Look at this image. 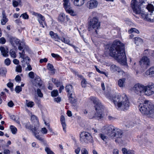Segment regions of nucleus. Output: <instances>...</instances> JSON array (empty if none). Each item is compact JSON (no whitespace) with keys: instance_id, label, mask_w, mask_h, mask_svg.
Returning <instances> with one entry per match:
<instances>
[{"instance_id":"38","label":"nucleus","mask_w":154,"mask_h":154,"mask_svg":"<svg viewBox=\"0 0 154 154\" xmlns=\"http://www.w3.org/2000/svg\"><path fill=\"white\" fill-rule=\"evenodd\" d=\"M62 42H63L65 44H67L70 46H73V45L70 43V40L69 39H66L64 38L63 39H61L60 40Z\"/></svg>"},{"instance_id":"23","label":"nucleus","mask_w":154,"mask_h":154,"mask_svg":"<svg viewBox=\"0 0 154 154\" xmlns=\"http://www.w3.org/2000/svg\"><path fill=\"white\" fill-rule=\"evenodd\" d=\"M2 19L1 20V23L2 25H4L8 20V19L6 18L5 12L4 11L2 12Z\"/></svg>"},{"instance_id":"63","label":"nucleus","mask_w":154,"mask_h":154,"mask_svg":"<svg viewBox=\"0 0 154 154\" xmlns=\"http://www.w3.org/2000/svg\"><path fill=\"white\" fill-rule=\"evenodd\" d=\"M29 75L30 78L32 79L34 77V72H30L29 73Z\"/></svg>"},{"instance_id":"44","label":"nucleus","mask_w":154,"mask_h":154,"mask_svg":"<svg viewBox=\"0 0 154 154\" xmlns=\"http://www.w3.org/2000/svg\"><path fill=\"white\" fill-rule=\"evenodd\" d=\"M18 44L19 45L18 47V49L20 50H22L25 45L24 43L23 42H19Z\"/></svg>"},{"instance_id":"12","label":"nucleus","mask_w":154,"mask_h":154,"mask_svg":"<svg viewBox=\"0 0 154 154\" xmlns=\"http://www.w3.org/2000/svg\"><path fill=\"white\" fill-rule=\"evenodd\" d=\"M39 129H38V131H35L33 133L35 137L44 145V146H47L48 145L47 141L45 139L44 137L40 136L38 134L39 133Z\"/></svg>"},{"instance_id":"17","label":"nucleus","mask_w":154,"mask_h":154,"mask_svg":"<svg viewBox=\"0 0 154 154\" xmlns=\"http://www.w3.org/2000/svg\"><path fill=\"white\" fill-rule=\"evenodd\" d=\"M97 2L96 0H91L88 2V7L89 9L96 8L97 6Z\"/></svg>"},{"instance_id":"9","label":"nucleus","mask_w":154,"mask_h":154,"mask_svg":"<svg viewBox=\"0 0 154 154\" xmlns=\"http://www.w3.org/2000/svg\"><path fill=\"white\" fill-rule=\"evenodd\" d=\"M143 93L148 96L154 94V84L152 82H149L146 86H144Z\"/></svg>"},{"instance_id":"61","label":"nucleus","mask_w":154,"mask_h":154,"mask_svg":"<svg viewBox=\"0 0 154 154\" xmlns=\"http://www.w3.org/2000/svg\"><path fill=\"white\" fill-rule=\"evenodd\" d=\"M10 118L11 119L13 120L16 121L18 123H19L20 122L19 121L16 120V117L14 115H12L10 116Z\"/></svg>"},{"instance_id":"27","label":"nucleus","mask_w":154,"mask_h":154,"mask_svg":"<svg viewBox=\"0 0 154 154\" xmlns=\"http://www.w3.org/2000/svg\"><path fill=\"white\" fill-rule=\"evenodd\" d=\"M31 119L32 121H33L34 124H35V125L37 126L36 127H39V123L37 117L33 115L32 116Z\"/></svg>"},{"instance_id":"59","label":"nucleus","mask_w":154,"mask_h":154,"mask_svg":"<svg viewBox=\"0 0 154 154\" xmlns=\"http://www.w3.org/2000/svg\"><path fill=\"white\" fill-rule=\"evenodd\" d=\"M23 59V61L24 62H26V61H27L29 63V60H30L29 58L28 57H24V58H22Z\"/></svg>"},{"instance_id":"40","label":"nucleus","mask_w":154,"mask_h":154,"mask_svg":"<svg viewBox=\"0 0 154 154\" xmlns=\"http://www.w3.org/2000/svg\"><path fill=\"white\" fill-rule=\"evenodd\" d=\"M10 128L12 134H16L17 131V128L15 127L12 125L10 126Z\"/></svg>"},{"instance_id":"10","label":"nucleus","mask_w":154,"mask_h":154,"mask_svg":"<svg viewBox=\"0 0 154 154\" xmlns=\"http://www.w3.org/2000/svg\"><path fill=\"white\" fill-rule=\"evenodd\" d=\"M123 132L122 130L120 129L115 127V130L110 134V137H116L117 138H121L123 136Z\"/></svg>"},{"instance_id":"32","label":"nucleus","mask_w":154,"mask_h":154,"mask_svg":"<svg viewBox=\"0 0 154 154\" xmlns=\"http://www.w3.org/2000/svg\"><path fill=\"white\" fill-rule=\"evenodd\" d=\"M135 43L138 45L139 44L143 42V40L140 38L137 37L134 38Z\"/></svg>"},{"instance_id":"57","label":"nucleus","mask_w":154,"mask_h":154,"mask_svg":"<svg viewBox=\"0 0 154 154\" xmlns=\"http://www.w3.org/2000/svg\"><path fill=\"white\" fill-rule=\"evenodd\" d=\"M26 63L27 64V66L26 69L29 71H30L32 70V68L31 66L29 64V63L26 61Z\"/></svg>"},{"instance_id":"33","label":"nucleus","mask_w":154,"mask_h":154,"mask_svg":"<svg viewBox=\"0 0 154 154\" xmlns=\"http://www.w3.org/2000/svg\"><path fill=\"white\" fill-rule=\"evenodd\" d=\"M21 3V0H13L12 1V4L14 7H17L19 5H20Z\"/></svg>"},{"instance_id":"4","label":"nucleus","mask_w":154,"mask_h":154,"mask_svg":"<svg viewBox=\"0 0 154 154\" xmlns=\"http://www.w3.org/2000/svg\"><path fill=\"white\" fill-rule=\"evenodd\" d=\"M139 109L141 113L149 117H152L154 116V106L149 100H145L142 104L139 105Z\"/></svg>"},{"instance_id":"22","label":"nucleus","mask_w":154,"mask_h":154,"mask_svg":"<svg viewBox=\"0 0 154 154\" xmlns=\"http://www.w3.org/2000/svg\"><path fill=\"white\" fill-rule=\"evenodd\" d=\"M110 70L112 72L116 71L119 72L121 70L120 68L119 67L114 64H112L110 66Z\"/></svg>"},{"instance_id":"21","label":"nucleus","mask_w":154,"mask_h":154,"mask_svg":"<svg viewBox=\"0 0 154 154\" xmlns=\"http://www.w3.org/2000/svg\"><path fill=\"white\" fill-rule=\"evenodd\" d=\"M65 89L66 91L68 93V95L73 93V87L72 85H66Z\"/></svg>"},{"instance_id":"46","label":"nucleus","mask_w":154,"mask_h":154,"mask_svg":"<svg viewBox=\"0 0 154 154\" xmlns=\"http://www.w3.org/2000/svg\"><path fill=\"white\" fill-rule=\"evenodd\" d=\"M10 54L11 57L14 58L16 57V54L15 52L13 50H11L10 51Z\"/></svg>"},{"instance_id":"58","label":"nucleus","mask_w":154,"mask_h":154,"mask_svg":"<svg viewBox=\"0 0 154 154\" xmlns=\"http://www.w3.org/2000/svg\"><path fill=\"white\" fill-rule=\"evenodd\" d=\"M20 57L21 58H24L25 55V52L24 50H22V52H20L19 53Z\"/></svg>"},{"instance_id":"64","label":"nucleus","mask_w":154,"mask_h":154,"mask_svg":"<svg viewBox=\"0 0 154 154\" xmlns=\"http://www.w3.org/2000/svg\"><path fill=\"white\" fill-rule=\"evenodd\" d=\"M3 153L4 154H10V151L7 149H5Z\"/></svg>"},{"instance_id":"13","label":"nucleus","mask_w":154,"mask_h":154,"mask_svg":"<svg viewBox=\"0 0 154 154\" xmlns=\"http://www.w3.org/2000/svg\"><path fill=\"white\" fill-rule=\"evenodd\" d=\"M133 89L135 93L139 94V93L143 92L144 86L143 85L137 83L134 85Z\"/></svg>"},{"instance_id":"47","label":"nucleus","mask_w":154,"mask_h":154,"mask_svg":"<svg viewBox=\"0 0 154 154\" xmlns=\"http://www.w3.org/2000/svg\"><path fill=\"white\" fill-rule=\"evenodd\" d=\"M16 72H22V67L20 65H19L17 66L16 67Z\"/></svg>"},{"instance_id":"54","label":"nucleus","mask_w":154,"mask_h":154,"mask_svg":"<svg viewBox=\"0 0 154 154\" xmlns=\"http://www.w3.org/2000/svg\"><path fill=\"white\" fill-rule=\"evenodd\" d=\"M11 62L10 59L8 58L6 59L5 61V63L7 66L11 64Z\"/></svg>"},{"instance_id":"7","label":"nucleus","mask_w":154,"mask_h":154,"mask_svg":"<svg viewBox=\"0 0 154 154\" xmlns=\"http://www.w3.org/2000/svg\"><path fill=\"white\" fill-rule=\"evenodd\" d=\"M80 140L82 143H92L93 142L92 137L91 134L87 132H82L80 134Z\"/></svg>"},{"instance_id":"18","label":"nucleus","mask_w":154,"mask_h":154,"mask_svg":"<svg viewBox=\"0 0 154 154\" xmlns=\"http://www.w3.org/2000/svg\"><path fill=\"white\" fill-rule=\"evenodd\" d=\"M2 55L5 57H7L8 56V48L3 47H1L0 48Z\"/></svg>"},{"instance_id":"25","label":"nucleus","mask_w":154,"mask_h":154,"mask_svg":"<svg viewBox=\"0 0 154 154\" xmlns=\"http://www.w3.org/2000/svg\"><path fill=\"white\" fill-rule=\"evenodd\" d=\"M85 0H73L72 1L74 5L76 6H80L82 5L84 3Z\"/></svg>"},{"instance_id":"62","label":"nucleus","mask_w":154,"mask_h":154,"mask_svg":"<svg viewBox=\"0 0 154 154\" xmlns=\"http://www.w3.org/2000/svg\"><path fill=\"white\" fill-rule=\"evenodd\" d=\"M14 105V103L12 100L10 101L8 103V106L10 107H12Z\"/></svg>"},{"instance_id":"36","label":"nucleus","mask_w":154,"mask_h":154,"mask_svg":"<svg viewBox=\"0 0 154 154\" xmlns=\"http://www.w3.org/2000/svg\"><path fill=\"white\" fill-rule=\"evenodd\" d=\"M125 78H122L119 79L118 82V85L120 87H122L123 86L124 83H125Z\"/></svg>"},{"instance_id":"52","label":"nucleus","mask_w":154,"mask_h":154,"mask_svg":"<svg viewBox=\"0 0 154 154\" xmlns=\"http://www.w3.org/2000/svg\"><path fill=\"white\" fill-rule=\"evenodd\" d=\"M81 152V154H88V150L85 148H82Z\"/></svg>"},{"instance_id":"39","label":"nucleus","mask_w":154,"mask_h":154,"mask_svg":"<svg viewBox=\"0 0 154 154\" xmlns=\"http://www.w3.org/2000/svg\"><path fill=\"white\" fill-rule=\"evenodd\" d=\"M128 32L129 33H139V32L137 29L135 28H131L128 31Z\"/></svg>"},{"instance_id":"26","label":"nucleus","mask_w":154,"mask_h":154,"mask_svg":"<svg viewBox=\"0 0 154 154\" xmlns=\"http://www.w3.org/2000/svg\"><path fill=\"white\" fill-rule=\"evenodd\" d=\"M147 74L149 75L150 76H154V66L150 67L146 72Z\"/></svg>"},{"instance_id":"60","label":"nucleus","mask_w":154,"mask_h":154,"mask_svg":"<svg viewBox=\"0 0 154 154\" xmlns=\"http://www.w3.org/2000/svg\"><path fill=\"white\" fill-rule=\"evenodd\" d=\"M47 130L45 128H42L41 131L42 133L44 134H46L47 132Z\"/></svg>"},{"instance_id":"55","label":"nucleus","mask_w":154,"mask_h":154,"mask_svg":"<svg viewBox=\"0 0 154 154\" xmlns=\"http://www.w3.org/2000/svg\"><path fill=\"white\" fill-rule=\"evenodd\" d=\"M6 41L5 38L2 37L0 38V43L2 44H4L6 42Z\"/></svg>"},{"instance_id":"28","label":"nucleus","mask_w":154,"mask_h":154,"mask_svg":"<svg viewBox=\"0 0 154 154\" xmlns=\"http://www.w3.org/2000/svg\"><path fill=\"white\" fill-rule=\"evenodd\" d=\"M32 14L33 15L37 17L38 19H39V20L43 21H45L44 17L41 14L36 13L35 12H33Z\"/></svg>"},{"instance_id":"11","label":"nucleus","mask_w":154,"mask_h":154,"mask_svg":"<svg viewBox=\"0 0 154 154\" xmlns=\"http://www.w3.org/2000/svg\"><path fill=\"white\" fill-rule=\"evenodd\" d=\"M116 127L112 125H106L102 128V130L110 137V134L115 130Z\"/></svg>"},{"instance_id":"29","label":"nucleus","mask_w":154,"mask_h":154,"mask_svg":"<svg viewBox=\"0 0 154 154\" xmlns=\"http://www.w3.org/2000/svg\"><path fill=\"white\" fill-rule=\"evenodd\" d=\"M122 151L123 154H134V151L132 150H127L125 148H122Z\"/></svg>"},{"instance_id":"41","label":"nucleus","mask_w":154,"mask_h":154,"mask_svg":"<svg viewBox=\"0 0 154 154\" xmlns=\"http://www.w3.org/2000/svg\"><path fill=\"white\" fill-rule=\"evenodd\" d=\"M26 104L28 107H32L34 105V103L33 102L30 101L28 102L27 100H26Z\"/></svg>"},{"instance_id":"31","label":"nucleus","mask_w":154,"mask_h":154,"mask_svg":"<svg viewBox=\"0 0 154 154\" xmlns=\"http://www.w3.org/2000/svg\"><path fill=\"white\" fill-rule=\"evenodd\" d=\"M58 20L60 22H63L65 20V15L63 13H61L58 17Z\"/></svg>"},{"instance_id":"14","label":"nucleus","mask_w":154,"mask_h":154,"mask_svg":"<svg viewBox=\"0 0 154 154\" xmlns=\"http://www.w3.org/2000/svg\"><path fill=\"white\" fill-rule=\"evenodd\" d=\"M8 38L10 42L13 47H15V45H17L19 43L20 41L17 38L12 36H10Z\"/></svg>"},{"instance_id":"51","label":"nucleus","mask_w":154,"mask_h":154,"mask_svg":"<svg viewBox=\"0 0 154 154\" xmlns=\"http://www.w3.org/2000/svg\"><path fill=\"white\" fill-rule=\"evenodd\" d=\"M146 8L150 12L153 11V6L152 5H147L146 7Z\"/></svg>"},{"instance_id":"19","label":"nucleus","mask_w":154,"mask_h":154,"mask_svg":"<svg viewBox=\"0 0 154 154\" xmlns=\"http://www.w3.org/2000/svg\"><path fill=\"white\" fill-rule=\"evenodd\" d=\"M49 34L51 37L54 38L55 41H58L59 40H60L61 38L59 37L57 34L54 33L53 31H50Z\"/></svg>"},{"instance_id":"24","label":"nucleus","mask_w":154,"mask_h":154,"mask_svg":"<svg viewBox=\"0 0 154 154\" xmlns=\"http://www.w3.org/2000/svg\"><path fill=\"white\" fill-rule=\"evenodd\" d=\"M60 121L63 128V130L64 132H66V125L65 123V117L63 116L62 115L61 116L60 118Z\"/></svg>"},{"instance_id":"42","label":"nucleus","mask_w":154,"mask_h":154,"mask_svg":"<svg viewBox=\"0 0 154 154\" xmlns=\"http://www.w3.org/2000/svg\"><path fill=\"white\" fill-rule=\"evenodd\" d=\"M101 138L104 141L106 142L107 140L108 137L104 134H99Z\"/></svg>"},{"instance_id":"8","label":"nucleus","mask_w":154,"mask_h":154,"mask_svg":"<svg viewBox=\"0 0 154 154\" xmlns=\"http://www.w3.org/2000/svg\"><path fill=\"white\" fill-rule=\"evenodd\" d=\"M63 0L64 2L63 4V7L66 12L71 16H75L76 14V13L72 10L70 5L69 0Z\"/></svg>"},{"instance_id":"6","label":"nucleus","mask_w":154,"mask_h":154,"mask_svg":"<svg viewBox=\"0 0 154 154\" xmlns=\"http://www.w3.org/2000/svg\"><path fill=\"white\" fill-rule=\"evenodd\" d=\"M88 23V30L90 31L94 29L95 30V32L97 34V29L99 28L100 26V23L99 21L98 18L96 17H93L90 20Z\"/></svg>"},{"instance_id":"30","label":"nucleus","mask_w":154,"mask_h":154,"mask_svg":"<svg viewBox=\"0 0 154 154\" xmlns=\"http://www.w3.org/2000/svg\"><path fill=\"white\" fill-rule=\"evenodd\" d=\"M69 96V100L70 101V102L72 104L75 103L76 102V99H75V97L74 95V94H70L68 95Z\"/></svg>"},{"instance_id":"37","label":"nucleus","mask_w":154,"mask_h":154,"mask_svg":"<svg viewBox=\"0 0 154 154\" xmlns=\"http://www.w3.org/2000/svg\"><path fill=\"white\" fill-rule=\"evenodd\" d=\"M47 68L48 69L51 71H53L54 73L55 69L53 65L50 63H48L47 65Z\"/></svg>"},{"instance_id":"5","label":"nucleus","mask_w":154,"mask_h":154,"mask_svg":"<svg viewBox=\"0 0 154 154\" xmlns=\"http://www.w3.org/2000/svg\"><path fill=\"white\" fill-rule=\"evenodd\" d=\"M139 3L136 2V0H132L131 2V6L133 12L136 14H140L142 18L144 20L150 22H154L153 18L151 19L150 15L148 14H145L143 11L141 10V8H140Z\"/></svg>"},{"instance_id":"49","label":"nucleus","mask_w":154,"mask_h":154,"mask_svg":"<svg viewBox=\"0 0 154 154\" xmlns=\"http://www.w3.org/2000/svg\"><path fill=\"white\" fill-rule=\"evenodd\" d=\"M22 17L24 19H29V16L26 13L22 14L20 16V17Z\"/></svg>"},{"instance_id":"16","label":"nucleus","mask_w":154,"mask_h":154,"mask_svg":"<svg viewBox=\"0 0 154 154\" xmlns=\"http://www.w3.org/2000/svg\"><path fill=\"white\" fill-rule=\"evenodd\" d=\"M33 84L36 87H41L42 85V82L38 76H36L33 82Z\"/></svg>"},{"instance_id":"53","label":"nucleus","mask_w":154,"mask_h":154,"mask_svg":"<svg viewBox=\"0 0 154 154\" xmlns=\"http://www.w3.org/2000/svg\"><path fill=\"white\" fill-rule=\"evenodd\" d=\"M7 86L8 87L10 88L12 91L13 90V84L11 82H9L7 84Z\"/></svg>"},{"instance_id":"2","label":"nucleus","mask_w":154,"mask_h":154,"mask_svg":"<svg viewBox=\"0 0 154 154\" xmlns=\"http://www.w3.org/2000/svg\"><path fill=\"white\" fill-rule=\"evenodd\" d=\"M113 102L116 107L121 108L124 111L127 110L130 106V102L126 94H124L116 95L112 98Z\"/></svg>"},{"instance_id":"35","label":"nucleus","mask_w":154,"mask_h":154,"mask_svg":"<svg viewBox=\"0 0 154 154\" xmlns=\"http://www.w3.org/2000/svg\"><path fill=\"white\" fill-rule=\"evenodd\" d=\"M152 50H150L146 49L143 52V55L144 56H147L148 57L151 56Z\"/></svg>"},{"instance_id":"34","label":"nucleus","mask_w":154,"mask_h":154,"mask_svg":"<svg viewBox=\"0 0 154 154\" xmlns=\"http://www.w3.org/2000/svg\"><path fill=\"white\" fill-rule=\"evenodd\" d=\"M45 150L47 153V154H55L51 150L48 145L47 146H45Z\"/></svg>"},{"instance_id":"1","label":"nucleus","mask_w":154,"mask_h":154,"mask_svg":"<svg viewBox=\"0 0 154 154\" xmlns=\"http://www.w3.org/2000/svg\"><path fill=\"white\" fill-rule=\"evenodd\" d=\"M108 49L110 56L115 57L122 65L125 64L127 59L123 44L119 40H115L111 45L109 46Z\"/></svg>"},{"instance_id":"48","label":"nucleus","mask_w":154,"mask_h":154,"mask_svg":"<svg viewBox=\"0 0 154 154\" xmlns=\"http://www.w3.org/2000/svg\"><path fill=\"white\" fill-rule=\"evenodd\" d=\"M51 96L53 97H56L58 95V91L57 90H54L51 92Z\"/></svg>"},{"instance_id":"3","label":"nucleus","mask_w":154,"mask_h":154,"mask_svg":"<svg viewBox=\"0 0 154 154\" xmlns=\"http://www.w3.org/2000/svg\"><path fill=\"white\" fill-rule=\"evenodd\" d=\"M89 99L93 102L94 105L95 109L96 111L93 118L98 120L102 119L104 116L103 112L104 106L99 99L96 97H91Z\"/></svg>"},{"instance_id":"43","label":"nucleus","mask_w":154,"mask_h":154,"mask_svg":"<svg viewBox=\"0 0 154 154\" xmlns=\"http://www.w3.org/2000/svg\"><path fill=\"white\" fill-rule=\"evenodd\" d=\"M87 82L85 79H83L81 82V85L82 87L85 88L86 86Z\"/></svg>"},{"instance_id":"15","label":"nucleus","mask_w":154,"mask_h":154,"mask_svg":"<svg viewBox=\"0 0 154 154\" xmlns=\"http://www.w3.org/2000/svg\"><path fill=\"white\" fill-rule=\"evenodd\" d=\"M34 126L33 128V126H31L29 123L28 122L26 123L25 125V127L26 128L30 129L33 133L35 131H38V129L39 128V127H37L35 125V124H34Z\"/></svg>"},{"instance_id":"50","label":"nucleus","mask_w":154,"mask_h":154,"mask_svg":"<svg viewBox=\"0 0 154 154\" xmlns=\"http://www.w3.org/2000/svg\"><path fill=\"white\" fill-rule=\"evenodd\" d=\"M37 93L38 95V96L40 97H42L43 96V94L41 92V90L40 89H38L37 91Z\"/></svg>"},{"instance_id":"56","label":"nucleus","mask_w":154,"mask_h":154,"mask_svg":"<svg viewBox=\"0 0 154 154\" xmlns=\"http://www.w3.org/2000/svg\"><path fill=\"white\" fill-rule=\"evenodd\" d=\"M51 55L54 58H56L57 59L61 58L59 55L53 53H52L51 54Z\"/></svg>"},{"instance_id":"45","label":"nucleus","mask_w":154,"mask_h":154,"mask_svg":"<svg viewBox=\"0 0 154 154\" xmlns=\"http://www.w3.org/2000/svg\"><path fill=\"white\" fill-rule=\"evenodd\" d=\"M15 90L17 93H18L22 90L21 87L20 86H17L15 89Z\"/></svg>"},{"instance_id":"20","label":"nucleus","mask_w":154,"mask_h":154,"mask_svg":"<svg viewBox=\"0 0 154 154\" xmlns=\"http://www.w3.org/2000/svg\"><path fill=\"white\" fill-rule=\"evenodd\" d=\"M140 63L141 64L143 63L144 64L148 65L149 64V60L146 56H144L141 59Z\"/></svg>"}]
</instances>
